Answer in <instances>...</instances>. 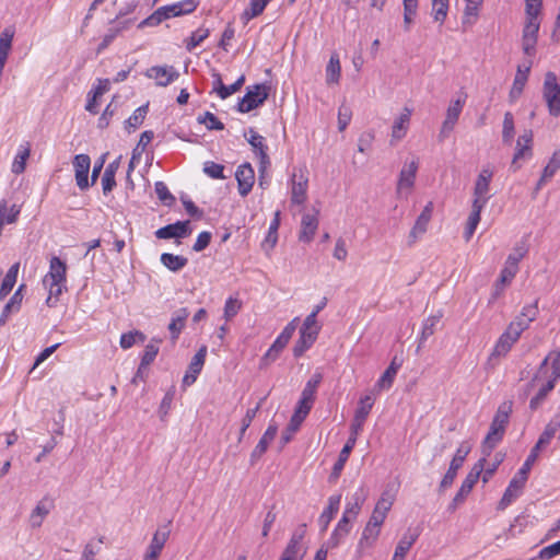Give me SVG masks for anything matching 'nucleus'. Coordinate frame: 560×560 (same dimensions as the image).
Segmentation results:
<instances>
[{"mask_svg":"<svg viewBox=\"0 0 560 560\" xmlns=\"http://www.w3.org/2000/svg\"><path fill=\"white\" fill-rule=\"evenodd\" d=\"M381 533V528L370 523H366L363 528L362 536L358 542V552H362L365 548L372 547L377 540Z\"/></svg>","mask_w":560,"mask_h":560,"instance_id":"34","label":"nucleus"},{"mask_svg":"<svg viewBox=\"0 0 560 560\" xmlns=\"http://www.w3.org/2000/svg\"><path fill=\"white\" fill-rule=\"evenodd\" d=\"M528 73L529 67H526L524 70H522L521 67L517 68V73L514 78V82L509 94L511 103L515 102L522 95L524 86L528 79Z\"/></svg>","mask_w":560,"mask_h":560,"instance_id":"36","label":"nucleus"},{"mask_svg":"<svg viewBox=\"0 0 560 560\" xmlns=\"http://www.w3.org/2000/svg\"><path fill=\"white\" fill-rule=\"evenodd\" d=\"M314 401H315L314 398L306 397L301 394V397L298 401V405H296L294 413H293L295 416V418L305 420V418L307 417V415L310 413V411L314 405Z\"/></svg>","mask_w":560,"mask_h":560,"instance_id":"50","label":"nucleus"},{"mask_svg":"<svg viewBox=\"0 0 560 560\" xmlns=\"http://www.w3.org/2000/svg\"><path fill=\"white\" fill-rule=\"evenodd\" d=\"M365 501V495L363 493V489H359L353 495H352V502L347 503L342 517H346L348 520V523H351L352 520H354L358 514L361 511V508Z\"/></svg>","mask_w":560,"mask_h":560,"instance_id":"33","label":"nucleus"},{"mask_svg":"<svg viewBox=\"0 0 560 560\" xmlns=\"http://www.w3.org/2000/svg\"><path fill=\"white\" fill-rule=\"evenodd\" d=\"M341 502V494H334L328 498V505L318 517L322 532H325L331 520L337 514Z\"/></svg>","mask_w":560,"mask_h":560,"instance_id":"26","label":"nucleus"},{"mask_svg":"<svg viewBox=\"0 0 560 560\" xmlns=\"http://www.w3.org/2000/svg\"><path fill=\"white\" fill-rule=\"evenodd\" d=\"M224 166L212 161H208L203 165V172L213 179H224Z\"/></svg>","mask_w":560,"mask_h":560,"instance_id":"59","label":"nucleus"},{"mask_svg":"<svg viewBox=\"0 0 560 560\" xmlns=\"http://www.w3.org/2000/svg\"><path fill=\"white\" fill-rule=\"evenodd\" d=\"M322 329V326L317 323V315L310 313L304 322L300 330L307 332H315L318 335Z\"/></svg>","mask_w":560,"mask_h":560,"instance_id":"63","label":"nucleus"},{"mask_svg":"<svg viewBox=\"0 0 560 560\" xmlns=\"http://www.w3.org/2000/svg\"><path fill=\"white\" fill-rule=\"evenodd\" d=\"M433 212V202L429 201L420 215L417 218L413 228L409 233V243H415L419 236L424 234Z\"/></svg>","mask_w":560,"mask_h":560,"instance_id":"19","label":"nucleus"},{"mask_svg":"<svg viewBox=\"0 0 560 560\" xmlns=\"http://www.w3.org/2000/svg\"><path fill=\"white\" fill-rule=\"evenodd\" d=\"M539 31L538 18H527V22L523 30V50L527 56L535 55V46L537 43V34Z\"/></svg>","mask_w":560,"mask_h":560,"instance_id":"16","label":"nucleus"},{"mask_svg":"<svg viewBox=\"0 0 560 560\" xmlns=\"http://www.w3.org/2000/svg\"><path fill=\"white\" fill-rule=\"evenodd\" d=\"M350 530L351 523H348L346 517H341L326 542L327 548L338 547L350 533Z\"/></svg>","mask_w":560,"mask_h":560,"instance_id":"29","label":"nucleus"},{"mask_svg":"<svg viewBox=\"0 0 560 560\" xmlns=\"http://www.w3.org/2000/svg\"><path fill=\"white\" fill-rule=\"evenodd\" d=\"M537 460L534 454H530L525 459L522 467L515 474V476L511 479L508 488L505 489L499 504L498 510H505L510 504H512L523 492V489L528 479L529 471Z\"/></svg>","mask_w":560,"mask_h":560,"instance_id":"4","label":"nucleus"},{"mask_svg":"<svg viewBox=\"0 0 560 560\" xmlns=\"http://www.w3.org/2000/svg\"><path fill=\"white\" fill-rule=\"evenodd\" d=\"M514 343L515 342L511 337H508V335L502 334L497 340L492 349V352L489 355L488 364L494 368L499 363V361L510 352Z\"/></svg>","mask_w":560,"mask_h":560,"instance_id":"21","label":"nucleus"},{"mask_svg":"<svg viewBox=\"0 0 560 560\" xmlns=\"http://www.w3.org/2000/svg\"><path fill=\"white\" fill-rule=\"evenodd\" d=\"M248 133L249 137L247 138V141L254 149L255 154L259 158L258 184L259 186H262L264 173L270 165V159L267 153L268 147L265 143V138L260 136L257 131H255L253 128L248 129Z\"/></svg>","mask_w":560,"mask_h":560,"instance_id":"9","label":"nucleus"},{"mask_svg":"<svg viewBox=\"0 0 560 560\" xmlns=\"http://www.w3.org/2000/svg\"><path fill=\"white\" fill-rule=\"evenodd\" d=\"M191 234L190 221H177L172 224H167L155 231V236L160 240L170 238H185Z\"/></svg>","mask_w":560,"mask_h":560,"instance_id":"13","label":"nucleus"},{"mask_svg":"<svg viewBox=\"0 0 560 560\" xmlns=\"http://www.w3.org/2000/svg\"><path fill=\"white\" fill-rule=\"evenodd\" d=\"M209 36L208 28H198L191 33L190 37L186 40V49L192 51Z\"/></svg>","mask_w":560,"mask_h":560,"instance_id":"55","label":"nucleus"},{"mask_svg":"<svg viewBox=\"0 0 560 560\" xmlns=\"http://www.w3.org/2000/svg\"><path fill=\"white\" fill-rule=\"evenodd\" d=\"M493 177V172L490 167H483L479 173L474 186V199L471 203V212L468 217L467 224L464 232V237L469 241L474 235L479 222L480 213L486 207L491 195L490 183Z\"/></svg>","mask_w":560,"mask_h":560,"instance_id":"2","label":"nucleus"},{"mask_svg":"<svg viewBox=\"0 0 560 560\" xmlns=\"http://www.w3.org/2000/svg\"><path fill=\"white\" fill-rule=\"evenodd\" d=\"M28 156H30V148L28 147L24 148L23 150H20L12 163V167H11L12 173H14V174L23 173L25 171L26 160L28 159Z\"/></svg>","mask_w":560,"mask_h":560,"instance_id":"56","label":"nucleus"},{"mask_svg":"<svg viewBox=\"0 0 560 560\" xmlns=\"http://www.w3.org/2000/svg\"><path fill=\"white\" fill-rule=\"evenodd\" d=\"M483 464H486V458L481 457L467 474L466 478L462 482V486L457 493L455 494V501H465L466 497L470 493L474 486L477 483L479 477L483 471Z\"/></svg>","mask_w":560,"mask_h":560,"instance_id":"12","label":"nucleus"},{"mask_svg":"<svg viewBox=\"0 0 560 560\" xmlns=\"http://www.w3.org/2000/svg\"><path fill=\"white\" fill-rule=\"evenodd\" d=\"M462 466L463 464L455 462L454 459L451 460L450 467L440 482V491H444L453 485L457 476V471Z\"/></svg>","mask_w":560,"mask_h":560,"instance_id":"48","label":"nucleus"},{"mask_svg":"<svg viewBox=\"0 0 560 560\" xmlns=\"http://www.w3.org/2000/svg\"><path fill=\"white\" fill-rule=\"evenodd\" d=\"M170 522L161 527L153 534V537L147 548L142 560H158L161 552L170 537Z\"/></svg>","mask_w":560,"mask_h":560,"instance_id":"11","label":"nucleus"},{"mask_svg":"<svg viewBox=\"0 0 560 560\" xmlns=\"http://www.w3.org/2000/svg\"><path fill=\"white\" fill-rule=\"evenodd\" d=\"M175 386H171L168 390L165 393L159 408V413L162 420L168 415L172 409V404L175 397Z\"/></svg>","mask_w":560,"mask_h":560,"instance_id":"58","label":"nucleus"},{"mask_svg":"<svg viewBox=\"0 0 560 560\" xmlns=\"http://www.w3.org/2000/svg\"><path fill=\"white\" fill-rule=\"evenodd\" d=\"M235 177L237 180L238 192L242 197H246L255 183V173L249 163L240 165L236 170Z\"/></svg>","mask_w":560,"mask_h":560,"instance_id":"17","label":"nucleus"},{"mask_svg":"<svg viewBox=\"0 0 560 560\" xmlns=\"http://www.w3.org/2000/svg\"><path fill=\"white\" fill-rule=\"evenodd\" d=\"M74 168L75 183L81 190H86L90 187L89 171L91 166V159L88 154H77L72 161Z\"/></svg>","mask_w":560,"mask_h":560,"instance_id":"14","label":"nucleus"},{"mask_svg":"<svg viewBox=\"0 0 560 560\" xmlns=\"http://www.w3.org/2000/svg\"><path fill=\"white\" fill-rule=\"evenodd\" d=\"M515 127H514V117L511 112H506L503 118V128H502V141L504 144H511L514 139Z\"/></svg>","mask_w":560,"mask_h":560,"instance_id":"46","label":"nucleus"},{"mask_svg":"<svg viewBox=\"0 0 560 560\" xmlns=\"http://www.w3.org/2000/svg\"><path fill=\"white\" fill-rule=\"evenodd\" d=\"M145 335L139 330L125 332L120 336L119 345L122 349H129L137 342H144Z\"/></svg>","mask_w":560,"mask_h":560,"instance_id":"47","label":"nucleus"},{"mask_svg":"<svg viewBox=\"0 0 560 560\" xmlns=\"http://www.w3.org/2000/svg\"><path fill=\"white\" fill-rule=\"evenodd\" d=\"M197 8L196 0H183L170 5H164L154 11L150 16L144 19L139 27L156 26L164 20L191 13Z\"/></svg>","mask_w":560,"mask_h":560,"instance_id":"5","label":"nucleus"},{"mask_svg":"<svg viewBox=\"0 0 560 560\" xmlns=\"http://www.w3.org/2000/svg\"><path fill=\"white\" fill-rule=\"evenodd\" d=\"M340 60L337 54H332L326 67V82L328 84L338 83L340 79Z\"/></svg>","mask_w":560,"mask_h":560,"instance_id":"42","label":"nucleus"},{"mask_svg":"<svg viewBox=\"0 0 560 560\" xmlns=\"http://www.w3.org/2000/svg\"><path fill=\"white\" fill-rule=\"evenodd\" d=\"M270 0H249V8L243 13V18L249 21L260 15Z\"/></svg>","mask_w":560,"mask_h":560,"instance_id":"49","label":"nucleus"},{"mask_svg":"<svg viewBox=\"0 0 560 560\" xmlns=\"http://www.w3.org/2000/svg\"><path fill=\"white\" fill-rule=\"evenodd\" d=\"M303 421L304 420H302L300 418H295V416L292 415L289 424L287 425L285 430L281 434L282 445L288 444L292 440L293 435L299 431Z\"/></svg>","mask_w":560,"mask_h":560,"instance_id":"52","label":"nucleus"},{"mask_svg":"<svg viewBox=\"0 0 560 560\" xmlns=\"http://www.w3.org/2000/svg\"><path fill=\"white\" fill-rule=\"evenodd\" d=\"M48 281H67V264L57 256H52L49 260V271L43 279V283Z\"/></svg>","mask_w":560,"mask_h":560,"instance_id":"24","label":"nucleus"},{"mask_svg":"<svg viewBox=\"0 0 560 560\" xmlns=\"http://www.w3.org/2000/svg\"><path fill=\"white\" fill-rule=\"evenodd\" d=\"M418 167L419 164L416 160H412L409 164L406 163L402 166L397 183L398 194H401L404 189L410 190L413 187Z\"/></svg>","mask_w":560,"mask_h":560,"instance_id":"22","label":"nucleus"},{"mask_svg":"<svg viewBox=\"0 0 560 560\" xmlns=\"http://www.w3.org/2000/svg\"><path fill=\"white\" fill-rule=\"evenodd\" d=\"M532 156V147L527 144H521V147L516 145V151L514 153L511 167L513 171H517L521 165L518 164V161L521 159L530 158Z\"/></svg>","mask_w":560,"mask_h":560,"instance_id":"61","label":"nucleus"},{"mask_svg":"<svg viewBox=\"0 0 560 560\" xmlns=\"http://www.w3.org/2000/svg\"><path fill=\"white\" fill-rule=\"evenodd\" d=\"M126 27H127V24L124 23L122 27L109 28L108 32L104 35L102 42L97 46V54L105 50L113 43V40L117 37L119 32Z\"/></svg>","mask_w":560,"mask_h":560,"instance_id":"62","label":"nucleus"},{"mask_svg":"<svg viewBox=\"0 0 560 560\" xmlns=\"http://www.w3.org/2000/svg\"><path fill=\"white\" fill-rule=\"evenodd\" d=\"M51 505L47 504L45 500L37 503L31 513L30 522L32 527H39L45 516L50 512Z\"/></svg>","mask_w":560,"mask_h":560,"instance_id":"43","label":"nucleus"},{"mask_svg":"<svg viewBox=\"0 0 560 560\" xmlns=\"http://www.w3.org/2000/svg\"><path fill=\"white\" fill-rule=\"evenodd\" d=\"M322 381H323V373L319 371H316L311 376V378L306 382L301 394L306 397H311V398L315 399L316 390H317L319 384L322 383Z\"/></svg>","mask_w":560,"mask_h":560,"instance_id":"51","label":"nucleus"},{"mask_svg":"<svg viewBox=\"0 0 560 560\" xmlns=\"http://www.w3.org/2000/svg\"><path fill=\"white\" fill-rule=\"evenodd\" d=\"M269 96V86L266 84H255L246 88L245 95L237 103V112L249 113L261 106Z\"/></svg>","mask_w":560,"mask_h":560,"instance_id":"7","label":"nucleus"},{"mask_svg":"<svg viewBox=\"0 0 560 560\" xmlns=\"http://www.w3.org/2000/svg\"><path fill=\"white\" fill-rule=\"evenodd\" d=\"M154 190L158 198L163 202V205L170 207L174 203L175 197L170 192L164 182H156L154 185Z\"/></svg>","mask_w":560,"mask_h":560,"instance_id":"57","label":"nucleus"},{"mask_svg":"<svg viewBox=\"0 0 560 560\" xmlns=\"http://www.w3.org/2000/svg\"><path fill=\"white\" fill-rule=\"evenodd\" d=\"M306 550L299 536L291 537L279 560H303Z\"/></svg>","mask_w":560,"mask_h":560,"instance_id":"27","label":"nucleus"},{"mask_svg":"<svg viewBox=\"0 0 560 560\" xmlns=\"http://www.w3.org/2000/svg\"><path fill=\"white\" fill-rule=\"evenodd\" d=\"M14 36V32L7 27L0 35V65H5L9 52L12 47V39Z\"/></svg>","mask_w":560,"mask_h":560,"instance_id":"41","label":"nucleus"},{"mask_svg":"<svg viewBox=\"0 0 560 560\" xmlns=\"http://www.w3.org/2000/svg\"><path fill=\"white\" fill-rule=\"evenodd\" d=\"M206 355L207 347L202 346L194 355L191 362L189 363L188 370L183 377L184 387L190 386L196 382L205 364Z\"/></svg>","mask_w":560,"mask_h":560,"instance_id":"18","label":"nucleus"},{"mask_svg":"<svg viewBox=\"0 0 560 560\" xmlns=\"http://www.w3.org/2000/svg\"><path fill=\"white\" fill-rule=\"evenodd\" d=\"M299 318H294L292 322H290L283 330L280 332V335L277 337V339L273 341L271 347L268 349L266 354L264 355L262 360H270L275 361L280 352L285 348L290 339L292 338L295 329H296V322Z\"/></svg>","mask_w":560,"mask_h":560,"instance_id":"10","label":"nucleus"},{"mask_svg":"<svg viewBox=\"0 0 560 560\" xmlns=\"http://www.w3.org/2000/svg\"><path fill=\"white\" fill-rule=\"evenodd\" d=\"M148 104L139 106L135 109L132 115L125 121V129L128 133L133 132L138 127L143 124V120L148 114Z\"/></svg>","mask_w":560,"mask_h":560,"instance_id":"38","label":"nucleus"},{"mask_svg":"<svg viewBox=\"0 0 560 560\" xmlns=\"http://www.w3.org/2000/svg\"><path fill=\"white\" fill-rule=\"evenodd\" d=\"M161 262L168 270H171L173 272H177V271L182 270L188 264V259L180 255L163 253L161 255Z\"/></svg>","mask_w":560,"mask_h":560,"instance_id":"39","label":"nucleus"},{"mask_svg":"<svg viewBox=\"0 0 560 560\" xmlns=\"http://www.w3.org/2000/svg\"><path fill=\"white\" fill-rule=\"evenodd\" d=\"M374 405V398L371 395H366L362 397L359 401V406L354 412V417L352 419L351 425H350V436L348 438L346 444L343 445L342 450L339 453V457L337 462L335 463L331 474L329 476V481L334 482L336 481L349 459V456L355 446L358 434L362 431L364 422L371 412Z\"/></svg>","mask_w":560,"mask_h":560,"instance_id":"1","label":"nucleus"},{"mask_svg":"<svg viewBox=\"0 0 560 560\" xmlns=\"http://www.w3.org/2000/svg\"><path fill=\"white\" fill-rule=\"evenodd\" d=\"M199 124H203L208 130H223L224 125L222 121L218 119V117L210 113L206 112L202 116L197 118Z\"/></svg>","mask_w":560,"mask_h":560,"instance_id":"54","label":"nucleus"},{"mask_svg":"<svg viewBox=\"0 0 560 560\" xmlns=\"http://www.w3.org/2000/svg\"><path fill=\"white\" fill-rule=\"evenodd\" d=\"M419 535L418 529L411 530L409 528L398 541L392 560H404L409 549L417 541Z\"/></svg>","mask_w":560,"mask_h":560,"instance_id":"25","label":"nucleus"},{"mask_svg":"<svg viewBox=\"0 0 560 560\" xmlns=\"http://www.w3.org/2000/svg\"><path fill=\"white\" fill-rule=\"evenodd\" d=\"M542 95L547 103L549 114L553 117H558L560 115V84H558L556 73H546Z\"/></svg>","mask_w":560,"mask_h":560,"instance_id":"8","label":"nucleus"},{"mask_svg":"<svg viewBox=\"0 0 560 560\" xmlns=\"http://www.w3.org/2000/svg\"><path fill=\"white\" fill-rule=\"evenodd\" d=\"M411 110L405 108L404 112L395 119L392 128V140H400L406 136L410 122Z\"/></svg>","mask_w":560,"mask_h":560,"instance_id":"31","label":"nucleus"},{"mask_svg":"<svg viewBox=\"0 0 560 560\" xmlns=\"http://www.w3.org/2000/svg\"><path fill=\"white\" fill-rule=\"evenodd\" d=\"M442 315H432L430 317H428L423 325H422V330H421V334H420V338H419V348L423 345V342L429 338L431 337L434 331H435V327L436 325L440 323V319H441Z\"/></svg>","mask_w":560,"mask_h":560,"instance_id":"45","label":"nucleus"},{"mask_svg":"<svg viewBox=\"0 0 560 560\" xmlns=\"http://www.w3.org/2000/svg\"><path fill=\"white\" fill-rule=\"evenodd\" d=\"M23 288L24 284H21L19 289L14 292V294L11 296L9 302L4 305L2 311V317H9L11 314L20 311L23 300Z\"/></svg>","mask_w":560,"mask_h":560,"instance_id":"44","label":"nucleus"},{"mask_svg":"<svg viewBox=\"0 0 560 560\" xmlns=\"http://www.w3.org/2000/svg\"><path fill=\"white\" fill-rule=\"evenodd\" d=\"M66 283L67 281H48L47 284H44L49 291V295L46 300V304L49 307H54L57 304L59 296L62 294L63 290L67 289Z\"/></svg>","mask_w":560,"mask_h":560,"instance_id":"40","label":"nucleus"},{"mask_svg":"<svg viewBox=\"0 0 560 560\" xmlns=\"http://www.w3.org/2000/svg\"><path fill=\"white\" fill-rule=\"evenodd\" d=\"M307 177L301 173L299 176L296 174L292 177V194L291 201L296 205H302L306 199V190H307Z\"/></svg>","mask_w":560,"mask_h":560,"instance_id":"28","label":"nucleus"},{"mask_svg":"<svg viewBox=\"0 0 560 560\" xmlns=\"http://www.w3.org/2000/svg\"><path fill=\"white\" fill-rule=\"evenodd\" d=\"M317 337L318 335H315V332L300 330V338L293 347V355L295 358L303 355V353L314 345Z\"/></svg>","mask_w":560,"mask_h":560,"instance_id":"37","label":"nucleus"},{"mask_svg":"<svg viewBox=\"0 0 560 560\" xmlns=\"http://www.w3.org/2000/svg\"><path fill=\"white\" fill-rule=\"evenodd\" d=\"M242 304L237 299L229 298L224 305V317L226 320L233 318L241 310Z\"/></svg>","mask_w":560,"mask_h":560,"instance_id":"64","label":"nucleus"},{"mask_svg":"<svg viewBox=\"0 0 560 560\" xmlns=\"http://www.w3.org/2000/svg\"><path fill=\"white\" fill-rule=\"evenodd\" d=\"M560 168V149L555 151L548 164L545 166L541 177L539 178L536 190L541 189V187L550 180L556 172Z\"/></svg>","mask_w":560,"mask_h":560,"instance_id":"32","label":"nucleus"},{"mask_svg":"<svg viewBox=\"0 0 560 560\" xmlns=\"http://www.w3.org/2000/svg\"><path fill=\"white\" fill-rule=\"evenodd\" d=\"M352 110L350 106L342 104L338 109V129L343 131L351 121Z\"/></svg>","mask_w":560,"mask_h":560,"instance_id":"60","label":"nucleus"},{"mask_svg":"<svg viewBox=\"0 0 560 560\" xmlns=\"http://www.w3.org/2000/svg\"><path fill=\"white\" fill-rule=\"evenodd\" d=\"M527 252L528 247L526 241L524 240L514 246L513 252L508 256L505 265L500 272V278L495 283V294H499L501 287L508 282H511L515 277L518 271V262L525 257Z\"/></svg>","mask_w":560,"mask_h":560,"instance_id":"6","label":"nucleus"},{"mask_svg":"<svg viewBox=\"0 0 560 560\" xmlns=\"http://www.w3.org/2000/svg\"><path fill=\"white\" fill-rule=\"evenodd\" d=\"M189 316V311L186 307H182L174 312L171 323L168 324V330L171 332L172 340H177L182 330L185 327V323Z\"/></svg>","mask_w":560,"mask_h":560,"instance_id":"30","label":"nucleus"},{"mask_svg":"<svg viewBox=\"0 0 560 560\" xmlns=\"http://www.w3.org/2000/svg\"><path fill=\"white\" fill-rule=\"evenodd\" d=\"M145 75L156 80L159 86H167L179 78V72L173 66H153L147 70Z\"/></svg>","mask_w":560,"mask_h":560,"instance_id":"15","label":"nucleus"},{"mask_svg":"<svg viewBox=\"0 0 560 560\" xmlns=\"http://www.w3.org/2000/svg\"><path fill=\"white\" fill-rule=\"evenodd\" d=\"M511 412L512 401H504L499 406L491 421L489 432L481 445V452L486 459L490 456L493 448L503 440Z\"/></svg>","mask_w":560,"mask_h":560,"instance_id":"3","label":"nucleus"},{"mask_svg":"<svg viewBox=\"0 0 560 560\" xmlns=\"http://www.w3.org/2000/svg\"><path fill=\"white\" fill-rule=\"evenodd\" d=\"M277 432L278 427L275 423H270L250 454L252 464L259 459L262 456V454L267 451L268 445L273 441V439L277 435Z\"/></svg>","mask_w":560,"mask_h":560,"instance_id":"23","label":"nucleus"},{"mask_svg":"<svg viewBox=\"0 0 560 560\" xmlns=\"http://www.w3.org/2000/svg\"><path fill=\"white\" fill-rule=\"evenodd\" d=\"M318 228V211L314 213H305L301 220V231L299 240L303 243H310L313 241L314 235Z\"/></svg>","mask_w":560,"mask_h":560,"instance_id":"20","label":"nucleus"},{"mask_svg":"<svg viewBox=\"0 0 560 560\" xmlns=\"http://www.w3.org/2000/svg\"><path fill=\"white\" fill-rule=\"evenodd\" d=\"M400 365H401V363H398L396 361V358H394L393 361L390 362V364L388 365V368L384 371L382 376L376 382L375 387L378 390H384V389L390 388Z\"/></svg>","mask_w":560,"mask_h":560,"instance_id":"35","label":"nucleus"},{"mask_svg":"<svg viewBox=\"0 0 560 560\" xmlns=\"http://www.w3.org/2000/svg\"><path fill=\"white\" fill-rule=\"evenodd\" d=\"M465 102H466V96L463 98H457V100L453 101L446 110L445 119L450 120V122L456 124L459 118V115L463 110V107L465 105Z\"/></svg>","mask_w":560,"mask_h":560,"instance_id":"53","label":"nucleus"}]
</instances>
